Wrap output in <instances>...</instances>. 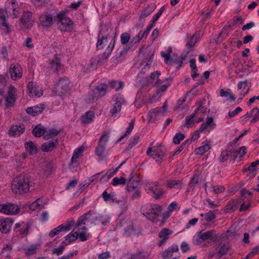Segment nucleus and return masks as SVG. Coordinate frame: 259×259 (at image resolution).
<instances>
[{
	"instance_id": "nucleus-51",
	"label": "nucleus",
	"mask_w": 259,
	"mask_h": 259,
	"mask_svg": "<svg viewBox=\"0 0 259 259\" xmlns=\"http://www.w3.org/2000/svg\"><path fill=\"white\" fill-rule=\"evenodd\" d=\"M87 228L83 226L81 228H79L78 230V231H77L78 232V237L80 241H85L87 240V237L85 236V234L87 233Z\"/></svg>"
},
{
	"instance_id": "nucleus-38",
	"label": "nucleus",
	"mask_w": 259,
	"mask_h": 259,
	"mask_svg": "<svg viewBox=\"0 0 259 259\" xmlns=\"http://www.w3.org/2000/svg\"><path fill=\"white\" fill-rule=\"evenodd\" d=\"M85 148L84 146H80L76 149L73 152V155L71 158V162L73 163L76 162L78 158L82 154V153L85 150Z\"/></svg>"
},
{
	"instance_id": "nucleus-22",
	"label": "nucleus",
	"mask_w": 259,
	"mask_h": 259,
	"mask_svg": "<svg viewBox=\"0 0 259 259\" xmlns=\"http://www.w3.org/2000/svg\"><path fill=\"white\" fill-rule=\"evenodd\" d=\"M173 231L167 228L162 229L159 233L158 236L161 239L159 242V246L162 245L165 241L169 238V236L171 235Z\"/></svg>"
},
{
	"instance_id": "nucleus-5",
	"label": "nucleus",
	"mask_w": 259,
	"mask_h": 259,
	"mask_svg": "<svg viewBox=\"0 0 259 259\" xmlns=\"http://www.w3.org/2000/svg\"><path fill=\"white\" fill-rule=\"evenodd\" d=\"M219 236L215 233L214 230H211L206 232L203 231L197 232L196 235L193 237V242L195 245L201 244L203 241L210 240L213 242H216Z\"/></svg>"
},
{
	"instance_id": "nucleus-24",
	"label": "nucleus",
	"mask_w": 259,
	"mask_h": 259,
	"mask_svg": "<svg viewBox=\"0 0 259 259\" xmlns=\"http://www.w3.org/2000/svg\"><path fill=\"white\" fill-rule=\"evenodd\" d=\"M259 164V160H257L254 162H251L249 166L247 167H244L243 169V172L249 171L248 176L250 178H253L256 175V171L257 168L256 167Z\"/></svg>"
},
{
	"instance_id": "nucleus-35",
	"label": "nucleus",
	"mask_w": 259,
	"mask_h": 259,
	"mask_svg": "<svg viewBox=\"0 0 259 259\" xmlns=\"http://www.w3.org/2000/svg\"><path fill=\"white\" fill-rule=\"evenodd\" d=\"M103 200L106 202H109L110 203L116 201V198L113 194L108 193L106 190L104 191L102 194Z\"/></svg>"
},
{
	"instance_id": "nucleus-49",
	"label": "nucleus",
	"mask_w": 259,
	"mask_h": 259,
	"mask_svg": "<svg viewBox=\"0 0 259 259\" xmlns=\"http://www.w3.org/2000/svg\"><path fill=\"white\" fill-rule=\"evenodd\" d=\"M98 97L95 93L94 90H92L89 92L85 98V101L88 103H93L95 100L98 99Z\"/></svg>"
},
{
	"instance_id": "nucleus-18",
	"label": "nucleus",
	"mask_w": 259,
	"mask_h": 259,
	"mask_svg": "<svg viewBox=\"0 0 259 259\" xmlns=\"http://www.w3.org/2000/svg\"><path fill=\"white\" fill-rule=\"evenodd\" d=\"M165 116V113L162 109L156 107L149 111L148 119L149 121L155 122Z\"/></svg>"
},
{
	"instance_id": "nucleus-60",
	"label": "nucleus",
	"mask_w": 259,
	"mask_h": 259,
	"mask_svg": "<svg viewBox=\"0 0 259 259\" xmlns=\"http://www.w3.org/2000/svg\"><path fill=\"white\" fill-rule=\"evenodd\" d=\"M185 138V136L181 133H178L176 134L173 138V142L175 144H179Z\"/></svg>"
},
{
	"instance_id": "nucleus-29",
	"label": "nucleus",
	"mask_w": 259,
	"mask_h": 259,
	"mask_svg": "<svg viewBox=\"0 0 259 259\" xmlns=\"http://www.w3.org/2000/svg\"><path fill=\"white\" fill-rule=\"evenodd\" d=\"M58 144V141L57 140L55 141H49L42 144L41 149L44 152H50L57 147Z\"/></svg>"
},
{
	"instance_id": "nucleus-14",
	"label": "nucleus",
	"mask_w": 259,
	"mask_h": 259,
	"mask_svg": "<svg viewBox=\"0 0 259 259\" xmlns=\"http://www.w3.org/2000/svg\"><path fill=\"white\" fill-rule=\"evenodd\" d=\"M19 210V208L17 205L7 203L0 205V211L5 214L8 215H12L16 214Z\"/></svg>"
},
{
	"instance_id": "nucleus-64",
	"label": "nucleus",
	"mask_w": 259,
	"mask_h": 259,
	"mask_svg": "<svg viewBox=\"0 0 259 259\" xmlns=\"http://www.w3.org/2000/svg\"><path fill=\"white\" fill-rule=\"evenodd\" d=\"M199 179V178L198 176H194L189 183V187L190 188H194L196 185L198 184Z\"/></svg>"
},
{
	"instance_id": "nucleus-54",
	"label": "nucleus",
	"mask_w": 259,
	"mask_h": 259,
	"mask_svg": "<svg viewBox=\"0 0 259 259\" xmlns=\"http://www.w3.org/2000/svg\"><path fill=\"white\" fill-rule=\"evenodd\" d=\"M78 237V234L77 232H75L74 233L71 232L68 235H67L66 237V241L68 242V243H70L72 242L75 241Z\"/></svg>"
},
{
	"instance_id": "nucleus-45",
	"label": "nucleus",
	"mask_w": 259,
	"mask_h": 259,
	"mask_svg": "<svg viewBox=\"0 0 259 259\" xmlns=\"http://www.w3.org/2000/svg\"><path fill=\"white\" fill-rule=\"evenodd\" d=\"M138 181L135 180L133 178V177H132L129 179L128 183L127 185V190L128 191H132L135 190L138 185Z\"/></svg>"
},
{
	"instance_id": "nucleus-12",
	"label": "nucleus",
	"mask_w": 259,
	"mask_h": 259,
	"mask_svg": "<svg viewBox=\"0 0 259 259\" xmlns=\"http://www.w3.org/2000/svg\"><path fill=\"white\" fill-rule=\"evenodd\" d=\"M8 12L5 9L0 8V26L1 28L4 31L6 34H9L11 32V26L7 22L8 17H6Z\"/></svg>"
},
{
	"instance_id": "nucleus-31",
	"label": "nucleus",
	"mask_w": 259,
	"mask_h": 259,
	"mask_svg": "<svg viewBox=\"0 0 259 259\" xmlns=\"http://www.w3.org/2000/svg\"><path fill=\"white\" fill-rule=\"evenodd\" d=\"M26 150L30 155H34L37 152L38 149L35 144L31 141L25 143Z\"/></svg>"
},
{
	"instance_id": "nucleus-19",
	"label": "nucleus",
	"mask_w": 259,
	"mask_h": 259,
	"mask_svg": "<svg viewBox=\"0 0 259 259\" xmlns=\"http://www.w3.org/2000/svg\"><path fill=\"white\" fill-rule=\"evenodd\" d=\"M130 49V47L126 46L117 49L116 52V55L113 58V61L115 63H121L124 60L125 56L127 54Z\"/></svg>"
},
{
	"instance_id": "nucleus-13",
	"label": "nucleus",
	"mask_w": 259,
	"mask_h": 259,
	"mask_svg": "<svg viewBox=\"0 0 259 259\" xmlns=\"http://www.w3.org/2000/svg\"><path fill=\"white\" fill-rule=\"evenodd\" d=\"M39 25L44 27L49 28L54 24V21L55 19L53 14L48 12L42 14L39 17Z\"/></svg>"
},
{
	"instance_id": "nucleus-47",
	"label": "nucleus",
	"mask_w": 259,
	"mask_h": 259,
	"mask_svg": "<svg viewBox=\"0 0 259 259\" xmlns=\"http://www.w3.org/2000/svg\"><path fill=\"white\" fill-rule=\"evenodd\" d=\"M230 249L231 247L229 244H224L221 246L218 252L219 255V258L226 254Z\"/></svg>"
},
{
	"instance_id": "nucleus-9",
	"label": "nucleus",
	"mask_w": 259,
	"mask_h": 259,
	"mask_svg": "<svg viewBox=\"0 0 259 259\" xmlns=\"http://www.w3.org/2000/svg\"><path fill=\"white\" fill-rule=\"evenodd\" d=\"M109 138V135L106 132H104L99 140L98 146L96 148L95 153L101 159H102L101 157L105 152Z\"/></svg>"
},
{
	"instance_id": "nucleus-59",
	"label": "nucleus",
	"mask_w": 259,
	"mask_h": 259,
	"mask_svg": "<svg viewBox=\"0 0 259 259\" xmlns=\"http://www.w3.org/2000/svg\"><path fill=\"white\" fill-rule=\"evenodd\" d=\"M161 73L160 71H156L155 72H152L150 76V79L152 81H151V83H153V81L155 79H156V81L154 82L155 84H157L159 83V79L158 77L160 75Z\"/></svg>"
},
{
	"instance_id": "nucleus-41",
	"label": "nucleus",
	"mask_w": 259,
	"mask_h": 259,
	"mask_svg": "<svg viewBox=\"0 0 259 259\" xmlns=\"http://www.w3.org/2000/svg\"><path fill=\"white\" fill-rule=\"evenodd\" d=\"M182 183L180 180H170L166 183V186L169 188L180 189L182 187Z\"/></svg>"
},
{
	"instance_id": "nucleus-39",
	"label": "nucleus",
	"mask_w": 259,
	"mask_h": 259,
	"mask_svg": "<svg viewBox=\"0 0 259 259\" xmlns=\"http://www.w3.org/2000/svg\"><path fill=\"white\" fill-rule=\"evenodd\" d=\"M211 147L208 143H205L201 146L196 148L195 150V154L197 155H202L208 151Z\"/></svg>"
},
{
	"instance_id": "nucleus-8",
	"label": "nucleus",
	"mask_w": 259,
	"mask_h": 259,
	"mask_svg": "<svg viewBox=\"0 0 259 259\" xmlns=\"http://www.w3.org/2000/svg\"><path fill=\"white\" fill-rule=\"evenodd\" d=\"M34 18L33 13L28 10L24 11L20 18L18 25L21 30L30 29L33 25Z\"/></svg>"
},
{
	"instance_id": "nucleus-28",
	"label": "nucleus",
	"mask_w": 259,
	"mask_h": 259,
	"mask_svg": "<svg viewBox=\"0 0 259 259\" xmlns=\"http://www.w3.org/2000/svg\"><path fill=\"white\" fill-rule=\"evenodd\" d=\"M24 131L25 126L24 124L13 125L10 128L9 134L13 136H19L23 134Z\"/></svg>"
},
{
	"instance_id": "nucleus-58",
	"label": "nucleus",
	"mask_w": 259,
	"mask_h": 259,
	"mask_svg": "<svg viewBox=\"0 0 259 259\" xmlns=\"http://www.w3.org/2000/svg\"><path fill=\"white\" fill-rule=\"evenodd\" d=\"M130 35L127 32H124L120 35V41L121 44L124 45H126L128 42H130Z\"/></svg>"
},
{
	"instance_id": "nucleus-37",
	"label": "nucleus",
	"mask_w": 259,
	"mask_h": 259,
	"mask_svg": "<svg viewBox=\"0 0 259 259\" xmlns=\"http://www.w3.org/2000/svg\"><path fill=\"white\" fill-rule=\"evenodd\" d=\"M46 132V128L39 124L37 125L33 130L32 134L36 137H40L44 135Z\"/></svg>"
},
{
	"instance_id": "nucleus-20",
	"label": "nucleus",
	"mask_w": 259,
	"mask_h": 259,
	"mask_svg": "<svg viewBox=\"0 0 259 259\" xmlns=\"http://www.w3.org/2000/svg\"><path fill=\"white\" fill-rule=\"evenodd\" d=\"M165 156V148L163 146L154 147L153 158L156 161L162 159Z\"/></svg>"
},
{
	"instance_id": "nucleus-57",
	"label": "nucleus",
	"mask_w": 259,
	"mask_h": 259,
	"mask_svg": "<svg viewBox=\"0 0 259 259\" xmlns=\"http://www.w3.org/2000/svg\"><path fill=\"white\" fill-rule=\"evenodd\" d=\"M60 133V131L54 128L50 129L48 132H47L46 135L45 136L47 139L52 138L56 136H57Z\"/></svg>"
},
{
	"instance_id": "nucleus-56",
	"label": "nucleus",
	"mask_w": 259,
	"mask_h": 259,
	"mask_svg": "<svg viewBox=\"0 0 259 259\" xmlns=\"http://www.w3.org/2000/svg\"><path fill=\"white\" fill-rule=\"evenodd\" d=\"M165 80L168 81V82L165 84L160 86L156 91L157 94L165 91L167 88L170 85V82L171 81L172 79L170 77H168L166 78Z\"/></svg>"
},
{
	"instance_id": "nucleus-52",
	"label": "nucleus",
	"mask_w": 259,
	"mask_h": 259,
	"mask_svg": "<svg viewBox=\"0 0 259 259\" xmlns=\"http://www.w3.org/2000/svg\"><path fill=\"white\" fill-rule=\"evenodd\" d=\"M140 142V137L138 136H135L133 139L130 140L128 145L127 147L128 150H131L135 147Z\"/></svg>"
},
{
	"instance_id": "nucleus-42",
	"label": "nucleus",
	"mask_w": 259,
	"mask_h": 259,
	"mask_svg": "<svg viewBox=\"0 0 259 259\" xmlns=\"http://www.w3.org/2000/svg\"><path fill=\"white\" fill-rule=\"evenodd\" d=\"M220 95L221 97H225L227 98V99L230 101H234L235 100V96L231 92L230 90L225 91L224 89H221Z\"/></svg>"
},
{
	"instance_id": "nucleus-27",
	"label": "nucleus",
	"mask_w": 259,
	"mask_h": 259,
	"mask_svg": "<svg viewBox=\"0 0 259 259\" xmlns=\"http://www.w3.org/2000/svg\"><path fill=\"white\" fill-rule=\"evenodd\" d=\"M216 124L213 122V118L211 117H208L206 118V121L202 123L200 127L201 130L203 131L207 130V131L209 132L211 130L214 128Z\"/></svg>"
},
{
	"instance_id": "nucleus-33",
	"label": "nucleus",
	"mask_w": 259,
	"mask_h": 259,
	"mask_svg": "<svg viewBox=\"0 0 259 259\" xmlns=\"http://www.w3.org/2000/svg\"><path fill=\"white\" fill-rule=\"evenodd\" d=\"M239 204V202L237 200H234L229 201L225 206V210L226 212H231L235 211Z\"/></svg>"
},
{
	"instance_id": "nucleus-23",
	"label": "nucleus",
	"mask_w": 259,
	"mask_h": 259,
	"mask_svg": "<svg viewBox=\"0 0 259 259\" xmlns=\"http://www.w3.org/2000/svg\"><path fill=\"white\" fill-rule=\"evenodd\" d=\"M13 222V220L11 219H5L0 225V231L1 232L5 234L9 233L11 230Z\"/></svg>"
},
{
	"instance_id": "nucleus-4",
	"label": "nucleus",
	"mask_w": 259,
	"mask_h": 259,
	"mask_svg": "<svg viewBox=\"0 0 259 259\" xmlns=\"http://www.w3.org/2000/svg\"><path fill=\"white\" fill-rule=\"evenodd\" d=\"M58 21L59 29L61 31L71 32L74 28L73 22L67 17L65 12L63 11L58 13L56 16Z\"/></svg>"
},
{
	"instance_id": "nucleus-1",
	"label": "nucleus",
	"mask_w": 259,
	"mask_h": 259,
	"mask_svg": "<svg viewBox=\"0 0 259 259\" xmlns=\"http://www.w3.org/2000/svg\"><path fill=\"white\" fill-rule=\"evenodd\" d=\"M112 29L111 27L104 25H101L98 34V40L96 44L97 50H103L109 41L105 51L102 54V58L107 59L111 54L116 42V36H112Z\"/></svg>"
},
{
	"instance_id": "nucleus-25",
	"label": "nucleus",
	"mask_w": 259,
	"mask_h": 259,
	"mask_svg": "<svg viewBox=\"0 0 259 259\" xmlns=\"http://www.w3.org/2000/svg\"><path fill=\"white\" fill-rule=\"evenodd\" d=\"M45 108V105L43 104H39V105H35L32 107H28L26 109V112L31 115L36 116L40 113Z\"/></svg>"
},
{
	"instance_id": "nucleus-43",
	"label": "nucleus",
	"mask_w": 259,
	"mask_h": 259,
	"mask_svg": "<svg viewBox=\"0 0 259 259\" xmlns=\"http://www.w3.org/2000/svg\"><path fill=\"white\" fill-rule=\"evenodd\" d=\"M152 7L148 6L144 9L139 16V19L142 20L150 15L154 11Z\"/></svg>"
},
{
	"instance_id": "nucleus-55",
	"label": "nucleus",
	"mask_w": 259,
	"mask_h": 259,
	"mask_svg": "<svg viewBox=\"0 0 259 259\" xmlns=\"http://www.w3.org/2000/svg\"><path fill=\"white\" fill-rule=\"evenodd\" d=\"M126 183V179L124 177H115L112 180V185L114 186L119 185H125Z\"/></svg>"
},
{
	"instance_id": "nucleus-48",
	"label": "nucleus",
	"mask_w": 259,
	"mask_h": 259,
	"mask_svg": "<svg viewBox=\"0 0 259 259\" xmlns=\"http://www.w3.org/2000/svg\"><path fill=\"white\" fill-rule=\"evenodd\" d=\"M12 249V245L11 244H7L5 246L2 250L1 254L3 257L6 258H10L11 251Z\"/></svg>"
},
{
	"instance_id": "nucleus-62",
	"label": "nucleus",
	"mask_w": 259,
	"mask_h": 259,
	"mask_svg": "<svg viewBox=\"0 0 259 259\" xmlns=\"http://www.w3.org/2000/svg\"><path fill=\"white\" fill-rule=\"evenodd\" d=\"M229 156H230V150H227L225 151H223L220 156L219 159V161L221 162H223L227 160Z\"/></svg>"
},
{
	"instance_id": "nucleus-26",
	"label": "nucleus",
	"mask_w": 259,
	"mask_h": 259,
	"mask_svg": "<svg viewBox=\"0 0 259 259\" xmlns=\"http://www.w3.org/2000/svg\"><path fill=\"white\" fill-rule=\"evenodd\" d=\"M27 90L28 93L31 97H40L42 95V92L33 85L32 82L30 81L27 84Z\"/></svg>"
},
{
	"instance_id": "nucleus-36",
	"label": "nucleus",
	"mask_w": 259,
	"mask_h": 259,
	"mask_svg": "<svg viewBox=\"0 0 259 259\" xmlns=\"http://www.w3.org/2000/svg\"><path fill=\"white\" fill-rule=\"evenodd\" d=\"M94 117V113L92 111H88L81 116V121L84 123H89L93 121Z\"/></svg>"
},
{
	"instance_id": "nucleus-50",
	"label": "nucleus",
	"mask_w": 259,
	"mask_h": 259,
	"mask_svg": "<svg viewBox=\"0 0 259 259\" xmlns=\"http://www.w3.org/2000/svg\"><path fill=\"white\" fill-rule=\"evenodd\" d=\"M73 221H67L66 224H61L58 226L59 229L60 230L61 232L64 231V232H68L70 231L71 229V228L72 226L74 224Z\"/></svg>"
},
{
	"instance_id": "nucleus-11",
	"label": "nucleus",
	"mask_w": 259,
	"mask_h": 259,
	"mask_svg": "<svg viewBox=\"0 0 259 259\" xmlns=\"http://www.w3.org/2000/svg\"><path fill=\"white\" fill-rule=\"evenodd\" d=\"M5 9L13 18H17L20 13L18 3L15 0H7Z\"/></svg>"
},
{
	"instance_id": "nucleus-15",
	"label": "nucleus",
	"mask_w": 259,
	"mask_h": 259,
	"mask_svg": "<svg viewBox=\"0 0 259 259\" xmlns=\"http://www.w3.org/2000/svg\"><path fill=\"white\" fill-rule=\"evenodd\" d=\"M147 188L148 193H152V196L156 200H159L165 193L163 189L158 187V183L156 182L149 184Z\"/></svg>"
},
{
	"instance_id": "nucleus-6",
	"label": "nucleus",
	"mask_w": 259,
	"mask_h": 259,
	"mask_svg": "<svg viewBox=\"0 0 259 259\" xmlns=\"http://www.w3.org/2000/svg\"><path fill=\"white\" fill-rule=\"evenodd\" d=\"M70 81L66 76L60 77L55 85V93L61 98L64 97L70 90Z\"/></svg>"
},
{
	"instance_id": "nucleus-63",
	"label": "nucleus",
	"mask_w": 259,
	"mask_h": 259,
	"mask_svg": "<svg viewBox=\"0 0 259 259\" xmlns=\"http://www.w3.org/2000/svg\"><path fill=\"white\" fill-rule=\"evenodd\" d=\"M253 113L255 111L252 119L250 120V123L256 122L259 120V108L255 107L252 109Z\"/></svg>"
},
{
	"instance_id": "nucleus-3",
	"label": "nucleus",
	"mask_w": 259,
	"mask_h": 259,
	"mask_svg": "<svg viewBox=\"0 0 259 259\" xmlns=\"http://www.w3.org/2000/svg\"><path fill=\"white\" fill-rule=\"evenodd\" d=\"M162 210V206L159 204L147 203L142 206L140 211L148 220L153 222L161 214Z\"/></svg>"
},
{
	"instance_id": "nucleus-21",
	"label": "nucleus",
	"mask_w": 259,
	"mask_h": 259,
	"mask_svg": "<svg viewBox=\"0 0 259 259\" xmlns=\"http://www.w3.org/2000/svg\"><path fill=\"white\" fill-rule=\"evenodd\" d=\"M50 67L54 71L59 73L62 69L63 66L61 62L60 59L57 56H55L50 61Z\"/></svg>"
},
{
	"instance_id": "nucleus-61",
	"label": "nucleus",
	"mask_w": 259,
	"mask_h": 259,
	"mask_svg": "<svg viewBox=\"0 0 259 259\" xmlns=\"http://www.w3.org/2000/svg\"><path fill=\"white\" fill-rule=\"evenodd\" d=\"M215 213L214 210H209L208 212L205 214L204 219L207 222H210L215 218Z\"/></svg>"
},
{
	"instance_id": "nucleus-10",
	"label": "nucleus",
	"mask_w": 259,
	"mask_h": 259,
	"mask_svg": "<svg viewBox=\"0 0 259 259\" xmlns=\"http://www.w3.org/2000/svg\"><path fill=\"white\" fill-rule=\"evenodd\" d=\"M16 89L12 85L8 88V94L4 96L7 108H11L15 105L16 100Z\"/></svg>"
},
{
	"instance_id": "nucleus-53",
	"label": "nucleus",
	"mask_w": 259,
	"mask_h": 259,
	"mask_svg": "<svg viewBox=\"0 0 259 259\" xmlns=\"http://www.w3.org/2000/svg\"><path fill=\"white\" fill-rule=\"evenodd\" d=\"M124 83L122 81H117L113 80L110 83V87L112 89H115L116 91H118L122 89Z\"/></svg>"
},
{
	"instance_id": "nucleus-7",
	"label": "nucleus",
	"mask_w": 259,
	"mask_h": 259,
	"mask_svg": "<svg viewBox=\"0 0 259 259\" xmlns=\"http://www.w3.org/2000/svg\"><path fill=\"white\" fill-rule=\"evenodd\" d=\"M102 216L93 212L90 210L88 212L84 213L77 221L76 226H80L82 225H85L86 222L90 223L91 224L96 225L98 222L102 221Z\"/></svg>"
},
{
	"instance_id": "nucleus-46",
	"label": "nucleus",
	"mask_w": 259,
	"mask_h": 259,
	"mask_svg": "<svg viewBox=\"0 0 259 259\" xmlns=\"http://www.w3.org/2000/svg\"><path fill=\"white\" fill-rule=\"evenodd\" d=\"M135 124V119H132L131 122L129 123L128 127L126 128V131L124 134L120 137V138L117 140L118 142L121 141V140L126 136L129 135L132 131Z\"/></svg>"
},
{
	"instance_id": "nucleus-32",
	"label": "nucleus",
	"mask_w": 259,
	"mask_h": 259,
	"mask_svg": "<svg viewBox=\"0 0 259 259\" xmlns=\"http://www.w3.org/2000/svg\"><path fill=\"white\" fill-rule=\"evenodd\" d=\"M237 87L239 90L243 89L242 91L244 92V94H247L251 87V82L247 79L239 81L238 83Z\"/></svg>"
},
{
	"instance_id": "nucleus-16",
	"label": "nucleus",
	"mask_w": 259,
	"mask_h": 259,
	"mask_svg": "<svg viewBox=\"0 0 259 259\" xmlns=\"http://www.w3.org/2000/svg\"><path fill=\"white\" fill-rule=\"evenodd\" d=\"M10 73L13 80L21 78L22 76V69L20 65L17 63L12 64L10 68Z\"/></svg>"
},
{
	"instance_id": "nucleus-30",
	"label": "nucleus",
	"mask_w": 259,
	"mask_h": 259,
	"mask_svg": "<svg viewBox=\"0 0 259 259\" xmlns=\"http://www.w3.org/2000/svg\"><path fill=\"white\" fill-rule=\"evenodd\" d=\"M107 89V85L106 84L101 83L93 90L99 98L106 94Z\"/></svg>"
},
{
	"instance_id": "nucleus-44",
	"label": "nucleus",
	"mask_w": 259,
	"mask_h": 259,
	"mask_svg": "<svg viewBox=\"0 0 259 259\" xmlns=\"http://www.w3.org/2000/svg\"><path fill=\"white\" fill-rule=\"evenodd\" d=\"M196 115V114H195V113H193L192 114L187 116L185 118L184 125L188 128L191 127V126L194 124V118Z\"/></svg>"
},
{
	"instance_id": "nucleus-2",
	"label": "nucleus",
	"mask_w": 259,
	"mask_h": 259,
	"mask_svg": "<svg viewBox=\"0 0 259 259\" xmlns=\"http://www.w3.org/2000/svg\"><path fill=\"white\" fill-rule=\"evenodd\" d=\"M31 186L30 176L28 174H23L14 179L11 185V190L15 194H23L28 192Z\"/></svg>"
},
{
	"instance_id": "nucleus-34",
	"label": "nucleus",
	"mask_w": 259,
	"mask_h": 259,
	"mask_svg": "<svg viewBox=\"0 0 259 259\" xmlns=\"http://www.w3.org/2000/svg\"><path fill=\"white\" fill-rule=\"evenodd\" d=\"M199 37V34L195 33L188 39L186 46L189 49L192 48L197 42Z\"/></svg>"
},
{
	"instance_id": "nucleus-40",
	"label": "nucleus",
	"mask_w": 259,
	"mask_h": 259,
	"mask_svg": "<svg viewBox=\"0 0 259 259\" xmlns=\"http://www.w3.org/2000/svg\"><path fill=\"white\" fill-rule=\"evenodd\" d=\"M148 253L146 251H138L131 256L130 259H147Z\"/></svg>"
},
{
	"instance_id": "nucleus-17",
	"label": "nucleus",
	"mask_w": 259,
	"mask_h": 259,
	"mask_svg": "<svg viewBox=\"0 0 259 259\" xmlns=\"http://www.w3.org/2000/svg\"><path fill=\"white\" fill-rule=\"evenodd\" d=\"M178 251V246L177 244H173L162 252L161 256L163 259H179V256L172 257L174 252Z\"/></svg>"
}]
</instances>
